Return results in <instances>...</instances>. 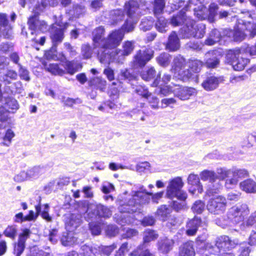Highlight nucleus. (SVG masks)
<instances>
[{
	"instance_id": "obj_1",
	"label": "nucleus",
	"mask_w": 256,
	"mask_h": 256,
	"mask_svg": "<svg viewBox=\"0 0 256 256\" xmlns=\"http://www.w3.org/2000/svg\"><path fill=\"white\" fill-rule=\"evenodd\" d=\"M164 195V192H161L154 194L146 192H134L128 200L126 202L122 201L119 202L118 210L120 215L115 214L114 218L117 222L120 224H130L134 222L132 218L128 214L140 212L142 205L149 202V196H152V199L154 202L158 203Z\"/></svg>"
},
{
	"instance_id": "obj_2",
	"label": "nucleus",
	"mask_w": 256,
	"mask_h": 256,
	"mask_svg": "<svg viewBox=\"0 0 256 256\" xmlns=\"http://www.w3.org/2000/svg\"><path fill=\"white\" fill-rule=\"evenodd\" d=\"M174 62L172 69V72L180 76L184 80L196 76V82H198V75L195 76L194 73H198L200 72L203 66L202 61L192 60L188 62V65H186L185 60L182 57H179L175 58Z\"/></svg>"
},
{
	"instance_id": "obj_3",
	"label": "nucleus",
	"mask_w": 256,
	"mask_h": 256,
	"mask_svg": "<svg viewBox=\"0 0 256 256\" xmlns=\"http://www.w3.org/2000/svg\"><path fill=\"white\" fill-rule=\"evenodd\" d=\"M224 35L227 38H233L235 41H242L246 36L254 37L256 35V24L251 22H238L234 30L229 29L224 30Z\"/></svg>"
},
{
	"instance_id": "obj_4",
	"label": "nucleus",
	"mask_w": 256,
	"mask_h": 256,
	"mask_svg": "<svg viewBox=\"0 0 256 256\" xmlns=\"http://www.w3.org/2000/svg\"><path fill=\"white\" fill-rule=\"evenodd\" d=\"M104 28L100 26L93 32V42L94 48L100 47L98 52V57L101 63L108 64L110 62L111 56L109 54V50L105 48L106 38H104Z\"/></svg>"
},
{
	"instance_id": "obj_5",
	"label": "nucleus",
	"mask_w": 256,
	"mask_h": 256,
	"mask_svg": "<svg viewBox=\"0 0 256 256\" xmlns=\"http://www.w3.org/2000/svg\"><path fill=\"white\" fill-rule=\"evenodd\" d=\"M112 215L111 210L107 207L100 204H90L88 205L85 218L94 220L97 218H108Z\"/></svg>"
},
{
	"instance_id": "obj_6",
	"label": "nucleus",
	"mask_w": 256,
	"mask_h": 256,
	"mask_svg": "<svg viewBox=\"0 0 256 256\" xmlns=\"http://www.w3.org/2000/svg\"><path fill=\"white\" fill-rule=\"evenodd\" d=\"M61 16L60 20L54 24L50 30V37L54 44L56 45L61 42L64 38V30L68 26L67 22L62 21Z\"/></svg>"
},
{
	"instance_id": "obj_7",
	"label": "nucleus",
	"mask_w": 256,
	"mask_h": 256,
	"mask_svg": "<svg viewBox=\"0 0 256 256\" xmlns=\"http://www.w3.org/2000/svg\"><path fill=\"white\" fill-rule=\"evenodd\" d=\"M249 212L250 210L247 204H237L230 209L228 218L234 222L238 224L243 222Z\"/></svg>"
},
{
	"instance_id": "obj_8",
	"label": "nucleus",
	"mask_w": 256,
	"mask_h": 256,
	"mask_svg": "<svg viewBox=\"0 0 256 256\" xmlns=\"http://www.w3.org/2000/svg\"><path fill=\"white\" fill-rule=\"evenodd\" d=\"M226 57L228 62L232 66L235 70L238 71L243 70L250 61L248 58L240 56L238 50L229 52Z\"/></svg>"
},
{
	"instance_id": "obj_9",
	"label": "nucleus",
	"mask_w": 256,
	"mask_h": 256,
	"mask_svg": "<svg viewBox=\"0 0 256 256\" xmlns=\"http://www.w3.org/2000/svg\"><path fill=\"white\" fill-rule=\"evenodd\" d=\"M134 48V44L133 42H125L122 44V50H116L109 54L111 56L110 62L114 60L118 62H121L125 56L130 55L132 52Z\"/></svg>"
},
{
	"instance_id": "obj_10",
	"label": "nucleus",
	"mask_w": 256,
	"mask_h": 256,
	"mask_svg": "<svg viewBox=\"0 0 256 256\" xmlns=\"http://www.w3.org/2000/svg\"><path fill=\"white\" fill-rule=\"evenodd\" d=\"M226 199L220 196L211 198L207 204L208 210L214 214H222L226 210Z\"/></svg>"
},
{
	"instance_id": "obj_11",
	"label": "nucleus",
	"mask_w": 256,
	"mask_h": 256,
	"mask_svg": "<svg viewBox=\"0 0 256 256\" xmlns=\"http://www.w3.org/2000/svg\"><path fill=\"white\" fill-rule=\"evenodd\" d=\"M188 22L190 24L187 26L186 29L184 30V37L193 36L198 38H202L205 34V25L202 23L196 24L195 22L191 19H188Z\"/></svg>"
},
{
	"instance_id": "obj_12",
	"label": "nucleus",
	"mask_w": 256,
	"mask_h": 256,
	"mask_svg": "<svg viewBox=\"0 0 256 256\" xmlns=\"http://www.w3.org/2000/svg\"><path fill=\"white\" fill-rule=\"evenodd\" d=\"M154 51L150 48L140 50L134 56L133 63L135 66L142 68L153 57Z\"/></svg>"
},
{
	"instance_id": "obj_13",
	"label": "nucleus",
	"mask_w": 256,
	"mask_h": 256,
	"mask_svg": "<svg viewBox=\"0 0 256 256\" xmlns=\"http://www.w3.org/2000/svg\"><path fill=\"white\" fill-rule=\"evenodd\" d=\"M124 34L121 30H118L112 31L106 38L105 48L109 50V54L112 52L111 48H114L118 46L124 37Z\"/></svg>"
},
{
	"instance_id": "obj_14",
	"label": "nucleus",
	"mask_w": 256,
	"mask_h": 256,
	"mask_svg": "<svg viewBox=\"0 0 256 256\" xmlns=\"http://www.w3.org/2000/svg\"><path fill=\"white\" fill-rule=\"evenodd\" d=\"M232 177L226 180L225 186L227 188H234L238 183V178H244L248 176V171L244 169H232Z\"/></svg>"
},
{
	"instance_id": "obj_15",
	"label": "nucleus",
	"mask_w": 256,
	"mask_h": 256,
	"mask_svg": "<svg viewBox=\"0 0 256 256\" xmlns=\"http://www.w3.org/2000/svg\"><path fill=\"white\" fill-rule=\"evenodd\" d=\"M77 226V224L73 226L72 222H70L69 224L66 225V228L69 232H64L61 237L60 242L63 246H71L76 242V238L73 236V234L72 232Z\"/></svg>"
},
{
	"instance_id": "obj_16",
	"label": "nucleus",
	"mask_w": 256,
	"mask_h": 256,
	"mask_svg": "<svg viewBox=\"0 0 256 256\" xmlns=\"http://www.w3.org/2000/svg\"><path fill=\"white\" fill-rule=\"evenodd\" d=\"M184 186V182L180 177H176L170 180L166 188V196L170 198H173L176 195V192H178Z\"/></svg>"
},
{
	"instance_id": "obj_17",
	"label": "nucleus",
	"mask_w": 256,
	"mask_h": 256,
	"mask_svg": "<svg viewBox=\"0 0 256 256\" xmlns=\"http://www.w3.org/2000/svg\"><path fill=\"white\" fill-rule=\"evenodd\" d=\"M206 224L205 222H202L200 218L195 216L193 218L189 220L186 224V234L189 236H194L200 226H203Z\"/></svg>"
},
{
	"instance_id": "obj_18",
	"label": "nucleus",
	"mask_w": 256,
	"mask_h": 256,
	"mask_svg": "<svg viewBox=\"0 0 256 256\" xmlns=\"http://www.w3.org/2000/svg\"><path fill=\"white\" fill-rule=\"evenodd\" d=\"M226 36L224 35V30L222 34L216 29L212 30L209 34L208 38L205 40V44L208 46H212L216 42L223 44L226 41Z\"/></svg>"
},
{
	"instance_id": "obj_19",
	"label": "nucleus",
	"mask_w": 256,
	"mask_h": 256,
	"mask_svg": "<svg viewBox=\"0 0 256 256\" xmlns=\"http://www.w3.org/2000/svg\"><path fill=\"white\" fill-rule=\"evenodd\" d=\"M173 93L180 100H184L189 99L191 96L196 94V90L192 88L178 86L174 88Z\"/></svg>"
},
{
	"instance_id": "obj_20",
	"label": "nucleus",
	"mask_w": 256,
	"mask_h": 256,
	"mask_svg": "<svg viewBox=\"0 0 256 256\" xmlns=\"http://www.w3.org/2000/svg\"><path fill=\"white\" fill-rule=\"evenodd\" d=\"M188 19L190 18L187 17L185 10H182L178 14L172 17L170 23L174 26H177L182 24H184L182 28V30L184 32V30L186 29L187 26L190 24Z\"/></svg>"
},
{
	"instance_id": "obj_21",
	"label": "nucleus",
	"mask_w": 256,
	"mask_h": 256,
	"mask_svg": "<svg viewBox=\"0 0 256 256\" xmlns=\"http://www.w3.org/2000/svg\"><path fill=\"white\" fill-rule=\"evenodd\" d=\"M223 79L221 77L210 76L208 77L202 84V87L206 91H212L216 89Z\"/></svg>"
},
{
	"instance_id": "obj_22",
	"label": "nucleus",
	"mask_w": 256,
	"mask_h": 256,
	"mask_svg": "<svg viewBox=\"0 0 256 256\" xmlns=\"http://www.w3.org/2000/svg\"><path fill=\"white\" fill-rule=\"evenodd\" d=\"M188 182L192 186H195V188H190V192L194 194L198 191V193L201 194L203 192V188L202 184L200 182V178L198 175L194 174H190L188 178Z\"/></svg>"
},
{
	"instance_id": "obj_23",
	"label": "nucleus",
	"mask_w": 256,
	"mask_h": 256,
	"mask_svg": "<svg viewBox=\"0 0 256 256\" xmlns=\"http://www.w3.org/2000/svg\"><path fill=\"white\" fill-rule=\"evenodd\" d=\"M28 24L32 30H40L42 32H44L48 29V26L46 22L44 20H40L36 15L30 18L28 20Z\"/></svg>"
},
{
	"instance_id": "obj_24",
	"label": "nucleus",
	"mask_w": 256,
	"mask_h": 256,
	"mask_svg": "<svg viewBox=\"0 0 256 256\" xmlns=\"http://www.w3.org/2000/svg\"><path fill=\"white\" fill-rule=\"evenodd\" d=\"M30 231L28 229H25L20 235L18 243L14 247V252L16 256H20L22 253L25 248V242L29 236Z\"/></svg>"
},
{
	"instance_id": "obj_25",
	"label": "nucleus",
	"mask_w": 256,
	"mask_h": 256,
	"mask_svg": "<svg viewBox=\"0 0 256 256\" xmlns=\"http://www.w3.org/2000/svg\"><path fill=\"white\" fill-rule=\"evenodd\" d=\"M125 10L130 18L136 20L139 16L138 4L134 0L125 4Z\"/></svg>"
},
{
	"instance_id": "obj_26",
	"label": "nucleus",
	"mask_w": 256,
	"mask_h": 256,
	"mask_svg": "<svg viewBox=\"0 0 256 256\" xmlns=\"http://www.w3.org/2000/svg\"><path fill=\"white\" fill-rule=\"evenodd\" d=\"M180 46L179 39L175 32H172L170 35L166 48L170 51H176Z\"/></svg>"
},
{
	"instance_id": "obj_27",
	"label": "nucleus",
	"mask_w": 256,
	"mask_h": 256,
	"mask_svg": "<svg viewBox=\"0 0 256 256\" xmlns=\"http://www.w3.org/2000/svg\"><path fill=\"white\" fill-rule=\"evenodd\" d=\"M10 26L8 24L6 14H0V32H2L4 37L8 38L10 36Z\"/></svg>"
},
{
	"instance_id": "obj_28",
	"label": "nucleus",
	"mask_w": 256,
	"mask_h": 256,
	"mask_svg": "<svg viewBox=\"0 0 256 256\" xmlns=\"http://www.w3.org/2000/svg\"><path fill=\"white\" fill-rule=\"evenodd\" d=\"M174 241L172 240L164 238L158 242V250L162 253L168 252L172 248Z\"/></svg>"
},
{
	"instance_id": "obj_29",
	"label": "nucleus",
	"mask_w": 256,
	"mask_h": 256,
	"mask_svg": "<svg viewBox=\"0 0 256 256\" xmlns=\"http://www.w3.org/2000/svg\"><path fill=\"white\" fill-rule=\"evenodd\" d=\"M240 188L248 193L256 192V183L251 179H248L240 184Z\"/></svg>"
},
{
	"instance_id": "obj_30",
	"label": "nucleus",
	"mask_w": 256,
	"mask_h": 256,
	"mask_svg": "<svg viewBox=\"0 0 256 256\" xmlns=\"http://www.w3.org/2000/svg\"><path fill=\"white\" fill-rule=\"evenodd\" d=\"M206 64L208 68H214L218 65L220 61L213 52H208L205 55Z\"/></svg>"
},
{
	"instance_id": "obj_31",
	"label": "nucleus",
	"mask_w": 256,
	"mask_h": 256,
	"mask_svg": "<svg viewBox=\"0 0 256 256\" xmlns=\"http://www.w3.org/2000/svg\"><path fill=\"white\" fill-rule=\"evenodd\" d=\"M171 212V210L166 205L160 206L156 212V216L162 221L167 220Z\"/></svg>"
},
{
	"instance_id": "obj_32",
	"label": "nucleus",
	"mask_w": 256,
	"mask_h": 256,
	"mask_svg": "<svg viewBox=\"0 0 256 256\" xmlns=\"http://www.w3.org/2000/svg\"><path fill=\"white\" fill-rule=\"evenodd\" d=\"M44 68L54 75L62 76L64 74V70L60 68L58 64H49L44 62L42 63Z\"/></svg>"
},
{
	"instance_id": "obj_33",
	"label": "nucleus",
	"mask_w": 256,
	"mask_h": 256,
	"mask_svg": "<svg viewBox=\"0 0 256 256\" xmlns=\"http://www.w3.org/2000/svg\"><path fill=\"white\" fill-rule=\"evenodd\" d=\"M195 252L191 242L183 244L180 252V256H194Z\"/></svg>"
},
{
	"instance_id": "obj_34",
	"label": "nucleus",
	"mask_w": 256,
	"mask_h": 256,
	"mask_svg": "<svg viewBox=\"0 0 256 256\" xmlns=\"http://www.w3.org/2000/svg\"><path fill=\"white\" fill-rule=\"evenodd\" d=\"M49 206L48 204H45L44 205V209L41 212V208L40 205H38L36 206V216L40 214L42 218L48 222H51L52 221V217L50 216L48 213Z\"/></svg>"
},
{
	"instance_id": "obj_35",
	"label": "nucleus",
	"mask_w": 256,
	"mask_h": 256,
	"mask_svg": "<svg viewBox=\"0 0 256 256\" xmlns=\"http://www.w3.org/2000/svg\"><path fill=\"white\" fill-rule=\"evenodd\" d=\"M194 15L199 20H205L208 16V9L204 5L200 4L194 8Z\"/></svg>"
},
{
	"instance_id": "obj_36",
	"label": "nucleus",
	"mask_w": 256,
	"mask_h": 256,
	"mask_svg": "<svg viewBox=\"0 0 256 256\" xmlns=\"http://www.w3.org/2000/svg\"><path fill=\"white\" fill-rule=\"evenodd\" d=\"M155 26L158 31L162 33H164L168 30V23L164 18L160 16L158 18Z\"/></svg>"
},
{
	"instance_id": "obj_37",
	"label": "nucleus",
	"mask_w": 256,
	"mask_h": 256,
	"mask_svg": "<svg viewBox=\"0 0 256 256\" xmlns=\"http://www.w3.org/2000/svg\"><path fill=\"white\" fill-rule=\"evenodd\" d=\"M62 66L64 67L67 72L73 74L78 70V68H82V66L74 62H70L66 60L64 63H62Z\"/></svg>"
},
{
	"instance_id": "obj_38",
	"label": "nucleus",
	"mask_w": 256,
	"mask_h": 256,
	"mask_svg": "<svg viewBox=\"0 0 256 256\" xmlns=\"http://www.w3.org/2000/svg\"><path fill=\"white\" fill-rule=\"evenodd\" d=\"M158 236V235L156 232L151 230H146L144 232L143 243L144 244L149 243L151 241L157 239Z\"/></svg>"
},
{
	"instance_id": "obj_39",
	"label": "nucleus",
	"mask_w": 256,
	"mask_h": 256,
	"mask_svg": "<svg viewBox=\"0 0 256 256\" xmlns=\"http://www.w3.org/2000/svg\"><path fill=\"white\" fill-rule=\"evenodd\" d=\"M116 244H112L108 246H98V253L102 256H108L116 248Z\"/></svg>"
},
{
	"instance_id": "obj_40",
	"label": "nucleus",
	"mask_w": 256,
	"mask_h": 256,
	"mask_svg": "<svg viewBox=\"0 0 256 256\" xmlns=\"http://www.w3.org/2000/svg\"><path fill=\"white\" fill-rule=\"evenodd\" d=\"M232 169L228 170L224 168H218L216 170L217 178L220 180L230 178L232 177Z\"/></svg>"
},
{
	"instance_id": "obj_41",
	"label": "nucleus",
	"mask_w": 256,
	"mask_h": 256,
	"mask_svg": "<svg viewBox=\"0 0 256 256\" xmlns=\"http://www.w3.org/2000/svg\"><path fill=\"white\" fill-rule=\"evenodd\" d=\"M200 178L202 180H210L213 182L217 178V175L214 171L204 170L200 174Z\"/></svg>"
},
{
	"instance_id": "obj_42",
	"label": "nucleus",
	"mask_w": 256,
	"mask_h": 256,
	"mask_svg": "<svg viewBox=\"0 0 256 256\" xmlns=\"http://www.w3.org/2000/svg\"><path fill=\"white\" fill-rule=\"evenodd\" d=\"M154 20L152 18H142L140 24V29L144 32L150 30L152 27Z\"/></svg>"
},
{
	"instance_id": "obj_43",
	"label": "nucleus",
	"mask_w": 256,
	"mask_h": 256,
	"mask_svg": "<svg viewBox=\"0 0 256 256\" xmlns=\"http://www.w3.org/2000/svg\"><path fill=\"white\" fill-rule=\"evenodd\" d=\"M124 17V12L120 10H114L112 12L111 18L113 21L112 24H116L122 21Z\"/></svg>"
},
{
	"instance_id": "obj_44",
	"label": "nucleus",
	"mask_w": 256,
	"mask_h": 256,
	"mask_svg": "<svg viewBox=\"0 0 256 256\" xmlns=\"http://www.w3.org/2000/svg\"><path fill=\"white\" fill-rule=\"evenodd\" d=\"M164 6V0H154V12L156 16H158L159 14L162 12Z\"/></svg>"
},
{
	"instance_id": "obj_45",
	"label": "nucleus",
	"mask_w": 256,
	"mask_h": 256,
	"mask_svg": "<svg viewBox=\"0 0 256 256\" xmlns=\"http://www.w3.org/2000/svg\"><path fill=\"white\" fill-rule=\"evenodd\" d=\"M53 50L54 48H52V50L46 53V58L48 59H52L56 60H60L64 63L66 60V58L63 53L61 52L58 54H53Z\"/></svg>"
},
{
	"instance_id": "obj_46",
	"label": "nucleus",
	"mask_w": 256,
	"mask_h": 256,
	"mask_svg": "<svg viewBox=\"0 0 256 256\" xmlns=\"http://www.w3.org/2000/svg\"><path fill=\"white\" fill-rule=\"evenodd\" d=\"M136 92L142 95L144 97H149L148 101L150 104L152 108L154 109H157L158 108V99L155 96H150V95L148 94L147 92H144V94H142L140 92V91L138 90H136Z\"/></svg>"
},
{
	"instance_id": "obj_47",
	"label": "nucleus",
	"mask_w": 256,
	"mask_h": 256,
	"mask_svg": "<svg viewBox=\"0 0 256 256\" xmlns=\"http://www.w3.org/2000/svg\"><path fill=\"white\" fill-rule=\"evenodd\" d=\"M89 84L91 86H94L100 90H102L104 88L106 81L98 77H96L90 80Z\"/></svg>"
},
{
	"instance_id": "obj_48",
	"label": "nucleus",
	"mask_w": 256,
	"mask_h": 256,
	"mask_svg": "<svg viewBox=\"0 0 256 256\" xmlns=\"http://www.w3.org/2000/svg\"><path fill=\"white\" fill-rule=\"evenodd\" d=\"M44 172L43 168L39 166H34L28 170L30 178H36Z\"/></svg>"
},
{
	"instance_id": "obj_49",
	"label": "nucleus",
	"mask_w": 256,
	"mask_h": 256,
	"mask_svg": "<svg viewBox=\"0 0 256 256\" xmlns=\"http://www.w3.org/2000/svg\"><path fill=\"white\" fill-rule=\"evenodd\" d=\"M84 256H94L98 253V246H88L86 245L82 246Z\"/></svg>"
},
{
	"instance_id": "obj_50",
	"label": "nucleus",
	"mask_w": 256,
	"mask_h": 256,
	"mask_svg": "<svg viewBox=\"0 0 256 256\" xmlns=\"http://www.w3.org/2000/svg\"><path fill=\"white\" fill-rule=\"evenodd\" d=\"M6 106L8 107L9 110H12V112L14 111L18 110L19 108V105L16 100L13 98H8L6 100Z\"/></svg>"
},
{
	"instance_id": "obj_51",
	"label": "nucleus",
	"mask_w": 256,
	"mask_h": 256,
	"mask_svg": "<svg viewBox=\"0 0 256 256\" xmlns=\"http://www.w3.org/2000/svg\"><path fill=\"white\" fill-rule=\"evenodd\" d=\"M156 71L153 68H150L146 70H144L141 74L142 78L145 80H150L156 76Z\"/></svg>"
},
{
	"instance_id": "obj_52",
	"label": "nucleus",
	"mask_w": 256,
	"mask_h": 256,
	"mask_svg": "<svg viewBox=\"0 0 256 256\" xmlns=\"http://www.w3.org/2000/svg\"><path fill=\"white\" fill-rule=\"evenodd\" d=\"M136 22H131L127 20L120 29L122 32H130L134 30Z\"/></svg>"
},
{
	"instance_id": "obj_53",
	"label": "nucleus",
	"mask_w": 256,
	"mask_h": 256,
	"mask_svg": "<svg viewBox=\"0 0 256 256\" xmlns=\"http://www.w3.org/2000/svg\"><path fill=\"white\" fill-rule=\"evenodd\" d=\"M222 240L223 242H225V245H226L228 250L234 248L239 243L238 240L234 239L232 240L227 236H223Z\"/></svg>"
},
{
	"instance_id": "obj_54",
	"label": "nucleus",
	"mask_w": 256,
	"mask_h": 256,
	"mask_svg": "<svg viewBox=\"0 0 256 256\" xmlns=\"http://www.w3.org/2000/svg\"><path fill=\"white\" fill-rule=\"evenodd\" d=\"M16 228L14 226H8L4 230V234L10 238H14L16 234Z\"/></svg>"
},
{
	"instance_id": "obj_55",
	"label": "nucleus",
	"mask_w": 256,
	"mask_h": 256,
	"mask_svg": "<svg viewBox=\"0 0 256 256\" xmlns=\"http://www.w3.org/2000/svg\"><path fill=\"white\" fill-rule=\"evenodd\" d=\"M158 63L162 66L168 65L170 62V56L168 54H162L157 58Z\"/></svg>"
},
{
	"instance_id": "obj_56",
	"label": "nucleus",
	"mask_w": 256,
	"mask_h": 256,
	"mask_svg": "<svg viewBox=\"0 0 256 256\" xmlns=\"http://www.w3.org/2000/svg\"><path fill=\"white\" fill-rule=\"evenodd\" d=\"M14 134L11 130H8L4 137L3 144L6 146H9L11 143L12 139L14 137Z\"/></svg>"
},
{
	"instance_id": "obj_57",
	"label": "nucleus",
	"mask_w": 256,
	"mask_h": 256,
	"mask_svg": "<svg viewBox=\"0 0 256 256\" xmlns=\"http://www.w3.org/2000/svg\"><path fill=\"white\" fill-rule=\"evenodd\" d=\"M204 204L200 200H198L195 202L192 208L194 212L198 214H200L204 210Z\"/></svg>"
},
{
	"instance_id": "obj_58",
	"label": "nucleus",
	"mask_w": 256,
	"mask_h": 256,
	"mask_svg": "<svg viewBox=\"0 0 256 256\" xmlns=\"http://www.w3.org/2000/svg\"><path fill=\"white\" fill-rule=\"evenodd\" d=\"M150 164L147 162L138 164L136 166V170L138 172H144L145 170H150Z\"/></svg>"
},
{
	"instance_id": "obj_59",
	"label": "nucleus",
	"mask_w": 256,
	"mask_h": 256,
	"mask_svg": "<svg viewBox=\"0 0 256 256\" xmlns=\"http://www.w3.org/2000/svg\"><path fill=\"white\" fill-rule=\"evenodd\" d=\"M29 256H49V254L36 247H33L30 250Z\"/></svg>"
},
{
	"instance_id": "obj_60",
	"label": "nucleus",
	"mask_w": 256,
	"mask_h": 256,
	"mask_svg": "<svg viewBox=\"0 0 256 256\" xmlns=\"http://www.w3.org/2000/svg\"><path fill=\"white\" fill-rule=\"evenodd\" d=\"M208 9V18L210 20H212L216 14V12L218 10V6L214 4H212L210 6L209 8Z\"/></svg>"
},
{
	"instance_id": "obj_61",
	"label": "nucleus",
	"mask_w": 256,
	"mask_h": 256,
	"mask_svg": "<svg viewBox=\"0 0 256 256\" xmlns=\"http://www.w3.org/2000/svg\"><path fill=\"white\" fill-rule=\"evenodd\" d=\"M82 54L84 57L86 58H88L91 57L92 52L90 47L88 44H84L82 48Z\"/></svg>"
},
{
	"instance_id": "obj_62",
	"label": "nucleus",
	"mask_w": 256,
	"mask_h": 256,
	"mask_svg": "<svg viewBox=\"0 0 256 256\" xmlns=\"http://www.w3.org/2000/svg\"><path fill=\"white\" fill-rule=\"evenodd\" d=\"M14 180L18 182H22L30 178L28 172H22L14 176Z\"/></svg>"
},
{
	"instance_id": "obj_63",
	"label": "nucleus",
	"mask_w": 256,
	"mask_h": 256,
	"mask_svg": "<svg viewBox=\"0 0 256 256\" xmlns=\"http://www.w3.org/2000/svg\"><path fill=\"white\" fill-rule=\"evenodd\" d=\"M17 74L14 70H8L6 74L4 76V82H6L8 84H10V82L8 80L10 78L11 80H16L17 78Z\"/></svg>"
},
{
	"instance_id": "obj_64",
	"label": "nucleus",
	"mask_w": 256,
	"mask_h": 256,
	"mask_svg": "<svg viewBox=\"0 0 256 256\" xmlns=\"http://www.w3.org/2000/svg\"><path fill=\"white\" fill-rule=\"evenodd\" d=\"M256 223V211L252 213L248 218L246 220L244 224L247 226H252Z\"/></svg>"
}]
</instances>
